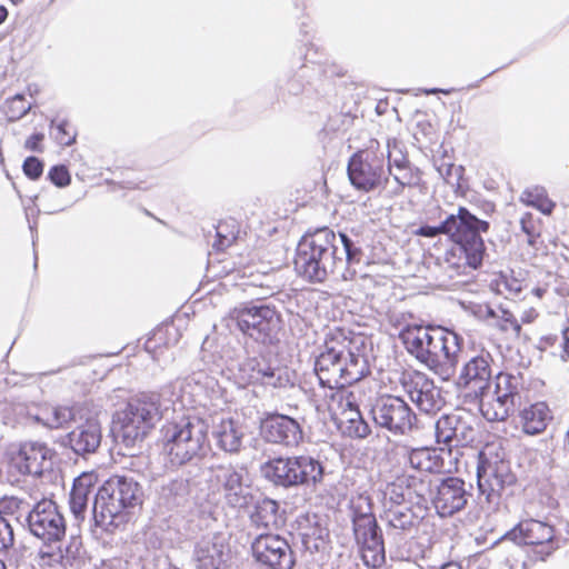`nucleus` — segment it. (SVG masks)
I'll return each instance as SVG.
<instances>
[{"mask_svg": "<svg viewBox=\"0 0 569 569\" xmlns=\"http://www.w3.org/2000/svg\"><path fill=\"white\" fill-rule=\"evenodd\" d=\"M441 569H460V566L455 562H448L441 567Z\"/></svg>", "mask_w": 569, "mask_h": 569, "instance_id": "62", "label": "nucleus"}, {"mask_svg": "<svg viewBox=\"0 0 569 569\" xmlns=\"http://www.w3.org/2000/svg\"><path fill=\"white\" fill-rule=\"evenodd\" d=\"M101 437V427L97 419H88L68 435L70 447L78 455L94 452L100 446Z\"/></svg>", "mask_w": 569, "mask_h": 569, "instance_id": "31", "label": "nucleus"}, {"mask_svg": "<svg viewBox=\"0 0 569 569\" xmlns=\"http://www.w3.org/2000/svg\"><path fill=\"white\" fill-rule=\"evenodd\" d=\"M405 349L442 380L456 371L461 351L457 333L441 327L406 325L399 332Z\"/></svg>", "mask_w": 569, "mask_h": 569, "instance_id": "3", "label": "nucleus"}, {"mask_svg": "<svg viewBox=\"0 0 569 569\" xmlns=\"http://www.w3.org/2000/svg\"><path fill=\"white\" fill-rule=\"evenodd\" d=\"M438 92H442V93L448 94V93H449V90L437 89V88L426 89V90H425V93H426V94H428V96H429V94H436V93H438Z\"/></svg>", "mask_w": 569, "mask_h": 569, "instance_id": "59", "label": "nucleus"}, {"mask_svg": "<svg viewBox=\"0 0 569 569\" xmlns=\"http://www.w3.org/2000/svg\"><path fill=\"white\" fill-rule=\"evenodd\" d=\"M493 358L487 350L471 356L461 367L457 379L458 389L465 398L476 403L492 380Z\"/></svg>", "mask_w": 569, "mask_h": 569, "instance_id": "17", "label": "nucleus"}, {"mask_svg": "<svg viewBox=\"0 0 569 569\" xmlns=\"http://www.w3.org/2000/svg\"><path fill=\"white\" fill-rule=\"evenodd\" d=\"M51 127V136L60 146L69 147L76 142L77 131L67 120H61L57 124L52 121Z\"/></svg>", "mask_w": 569, "mask_h": 569, "instance_id": "44", "label": "nucleus"}, {"mask_svg": "<svg viewBox=\"0 0 569 569\" xmlns=\"http://www.w3.org/2000/svg\"><path fill=\"white\" fill-rule=\"evenodd\" d=\"M181 383H173L157 392H142L129 399L123 410L118 412L116 439L127 449L141 442L168 409V403H174L171 396Z\"/></svg>", "mask_w": 569, "mask_h": 569, "instance_id": "4", "label": "nucleus"}, {"mask_svg": "<svg viewBox=\"0 0 569 569\" xmlns=\"http://www.w3.org/2000/svg\"><path fill=\"white\" fill-rule=\"evenodd\" d=\"M4 108L8 120L17 121L30 111L31 103L28 102L22 94H16L13 98L7 100Z\"/></svg>", "mask_w": 569, "mask_h": 569, "instance_id": "45", "label": "nucleus"}, {"mask_svg": "<svg viewBox=\"0 0 569 569\" xmlns=\"http://www.w3.org/2000/svg\"><path fill=\"white\" fill-rule=\"evenodd\" d=\"M92 475L83 473L74 479L72 490L70 492V510L76 518H83V513L88 503V497L93 486Z\"/></svg>", "mask_w": 569, "mask_h": 569, "instance_id": "36", "label": "nucleus"}, {"mask_svg": "<svg viewBox=\"0 0 569 569\" xmlns=\"http://www.w3.org/2000/svg\"><path fill=\"white\" fill-rule=\"evenodd\" d=\"M427 503L417 505V510L403 506H391L386 509L385 518L389 528L400 531L403 535L412 533L421 520Z\"/></svg>", "mask_w": 569, "mask_h": 569, "instance_id": "32", "label": "nucleus"}, {"mask_svg": "<svg viewBox=\"0 0 569 569\" xmlns=\"http://www.w3.org/2000/svg\"><path fill=\"white\" fill-rule=\"evenodd\" d=\"M408 163L410 161L403 144L397 139H388L385 152L386 169H396Z\"/></svg>", "mask_w": 569, "mask_h": 569, "instance_id": "40", "label": "nucleus"}, {"mask_svg": "<svg viewBox=\"0 0 569 569\" xmlns=\"http://www.w3.org/2000/svg\"><path fill=\"white\" fill-rule=\"evenodd\" d=\"M191 559L196 569H224L231 559L230 545L222 533L203 536L194 543Z\"/></svg>", "mask_w": 569, "mask_h": 569, "instance_id": "21", "label": "nucleus"}, {"mask_svg": "<svg viewBox=\"0 0 569 569\" xmlns=\"http://www.w3.org/2000/svg\"><path fill=\"white\" fill-rule=\"evenodd\" d=\"M478 489L488 502L499 499L505 489L516 483L506 453L499 446L487 445L478 455Z\"/></svg>", "mask_w": 569, "mask_h": 569, "instance_id": "9", "label": "nucleus"}, {"mask_svg": "<svg viewBox=\"0 0 569 569\" xmlns=\"http://www.w3.org/2000/svg\"><path fill=\"white\" fill-rule=\"evenodd\" d=\"M322 397L331 418L343 433L355 438H366L370 433V427L359 410L357 396L351 390H333Z\"/></svg>", "mask_w": 569, "mask_h": 569, "instance_id": "14", "label": "nucleus"}, {"mask_svg": "<svg viewBox=\"0 0 569 569\" xmlns=\"http://www.w3.org/2000/svg\"><path fill=\"white\" fill-rule=\"evenodd\" d=\"M409 466L419 472H440L443 461L436 449L416 448L411 449L407 455Z\"/></svg>", "mask_w": 569, "mask_h": 569, "instance_id": "35", "label": "nucleus"}, {"mask_svg": "<svg viewBox=\"0 0 569 569\" xmlns=\"http://www.w3.org/2000/svg\"><path fill=\"white\" fill-rule=\"evenodd\" d=\"M32 536L44 543L58 542L66 535V520L57 503L49 499L37 502L26 516Z\"/></svg>", "mask_w": 569, "mask_h": 569, "instance_id": "16", "label": "nucleus"}, {"mask_svg": "<svg viewBox=\"0 0 569 569\" xmlns=\"http://www.w3.org/2000/svg\"><path fill=\"white\" fill-rule=\"evenodd\" d=\"M248 427L234 419L221 420L213 430V438L219 449L236 455L243 449Z\"/></svg>", "mask_w": 569, "mask_h": 569, "instance_id": "30", "label": "nucleus"}, {"mask_svg": "<svg viewBox=\"0 0 569 569\" xmlns=\"http://www.w3.org/2000/svg\"><path fill=\"white\" fill-rule=\"evenodd\" d=\"M252 556L268 569H292L295 553L289 542L279 535L261 533L251 543Z\"/></svg>", "mask_w": 569, "mask_h": 569, "instance_id": "19", "label": "nucleus"}, {"mask_svg": "<svg viewBox=\"0 0 569 569\" xmlns=\"http://www.w3.org/2000/svg\"><path fill=\"white\" fill-rule=\"evenodd\" d=\"M52 450L42 442L26 441L11 453L10 466L20 475L41 476L51 468Z\"/></svg>", "mask_w": 569, "mask_h": 569, "instance_id": "22", "label": "nucleus"}, {"mask_svg": "<svg viewBox=\"0 0 569 569\" xmlns=\"http://www.w3.org/2000/svg\"><path fill=\"white\" fill-rule=\"evenodd\" d=\"M555 530L551 526L535 519L520 521L508 531L505 538L517 545L535 546L537 543L550 542L553 540Z\"/></svg>", "mask_w": 569, "mask_h": 569, "instance_id": "28", "label": "nucleus"}, {"mask_svg": "<svg viewBox=\"0 0 569 569\" xmlns=\"http://www.w3.org/2000/svg\"><path fill=\"white\" fill-rule=\"evenodd\" d=\"M552 420L553 412L545 401L531 403L518 413V426L528 436L541 435Z\"/></svg>", "mask_w": 569, "mask_h": 569, "instance_id": "29", "label": "nucleus"}, {"mask_svg": "<svg viewBox=\"0 0 569 569\" xmlns=\"http://www.w3.org/2000/svg\"><path fill=\"white\" fill-rule=\"evenodd\" d=\"M502 330H512L517 336L521 331V326L518 322V320L510 313L505 311L503 312V322L501 323Z\"/></svg>", "mask_w": 569, "mask_h": 569, "instance_id": "54", "label": "nucleus"}, {"mask_svg": "<svg viewBox=\"0 0 569 569\" xmlns=\"http://www.w3.org/2000/svg\"><path fill=\"white\" fill-rule=\"evenodd\" d=\"M353 533L357 543L382 535L375 515L371 512V501L368 496L359 495L351 500Z\"/></svg>", "mask_w": 569, "mask_h": 569, "instance_id": "27", "label": "nucleus"}, {"mask_svg": "<svg viewBox=\"0 0 569 569\" xmlns=\"http://www.w3.org/2000/svg\"><path fill=\"white\" fill-rule=\"evenodd\" d=\"M238 230H236V222L223 221L217 226V238L218 241L213 244L217 249L223 250L230 247L238 237Z\"/></svg>", "mask_w": 569, "mask_h": 569, "instance_id": "46", "label": "nucleus"}, {"mask_svg": "<svg viewBox=\"0 0 569 569\" xmlns=\"http://www.w3.org/2000/svg\"><path fill=\"white\" fill-rule=\"evenodd\" d=\"M383 490L385 499L395 506H401L406 497L411 499V495L417 497V505L427 503V496L430 493V478L428 476L417 477L413 475H397L393 480H386Z\"/></svg>", "mask_w": 569, "mask_h": 569, "instance_id": "25", "label": "nucleus"}, {"mask_svg": "<svg viewBox=\"0 0 569 569\" xmlns=\"http://www.w3.org/2000/svg\"><path fill=\"white\" fill-rule=\"evenodd\" d=\"M562 339H563V351L567 356H569V328L563 330L562 332Z\"/></svg>", "mask_w": 569, "mask_h": 569, "instance_id": "57", "label": "nucleus"}, {"mask_svg": "<svg viewBox=\"0 0 569 569\" xmlns=\"http://www.w3.org/2000/svg\"><path fill=\"white\" fill-rule=\"evenodd\" d=\"M536 316L537 313L533 310H531L528 315H526V317L522 318V320L525 322H530L536 318Z\"/></svg>", "mask_w": 569, "mask_h": 569, "instance_id": "60", "label": "nucleus"}, {"mask_svg": "<svg viewBox=\"0 0 569 569\" xmlns=\"http://www.w3.org/2000/svg\"><path fill=\"white\" fill-rule=\"evenodd\" d=\"M339 240L343 247L346 263L348 266L360 263L363 257L362 241L360 236L353 232V230L350 232H340Z\"/></svg>", "mask_w": 569, "mask_h": 569, "instance_id": "39", "label": "nucleus"}, {"mask_svg": "<svg viewBox=\"0 0 569 569\" xmlns=\"http://www.w3.org/2000/svg\"><path fill=\"white\" fill-rule=\"evenodd\" d=\"M28 511H30V506L21 498L14 496L0 498V516L3 518L12 516L19 520L22 516H28Z\"/></svg>", "mask_w": 569, "mask_h": 569, "instance_id": "41", "label": "nucleus"}, {"mask_svg": "<svg viewBox=\"0 0 569 569\" xmlns=\"http://www.w3.org/2000/svg\"><path fill=\"white\" fill-rule=\"evenodd\" d=\"M230 320L241 332L261 343H268L280 330L281 316L273 306L261 303L234 308Z\"/></svg>", "mask_w": 569, "mask_h": 569, "instance_id": "11", "label": "nucleus"}, {"mask_svg": "<svg viewBox=\"0 0 569 569\" xmlns=\"http://www.w3.org/2000/svg\"><path fill=\"white\" fill-rule=\"evenodd\" d=\"M521 199L545 214H550L555 208V203L546 196L545 189L540 187L527 189Z\"/></svg>", "mask_w": 569, "mask_h": 569, "instance_id": "42", "label": "nucleus"}, {"mask_svg": "<svg viewBox=\"0 0 569 569\" xmlns=\"http://www.w3.org/2000/svg\"><path fill=\"white\" fill-rule=\"evenodd\" d=\"M386 170L390 182L385 188L388 189V192L392 197L402 194L405 188L420 186L422 180L420 169L415 167L411 162L396 169Z\"/></svg>", "mask_w": 569, "mask_h": 569, "instance_id": "33", "label": "nucleus"}, {"mask_svg": "<svg viewBox=\"0 0 569 569\" xmlns=\"http://www.w3.org/2000/svg\"><path fill=\"white\" fill-rule=\"evenodd\" d=\"M163 331L160 329L158 330L152 338L148 339L146 343L147 351L151 352L152 349L156 347V342L160 341L162 339Z\"/></svg>", "mask_w": 569, "mask_h": 569, "instance_id": "56", "label": "nucleus"}, {"mask_svg": "<svg viewBox=\"0 0 569 569\" xmlns=\"http://www.w3.org/2000/svg\"><path fill=\"white\" fill-rule=\"evenodd\" d=\"M521 227L526 233L530 234V229L528 228L525 218L521 219Z\"/></svg>", "mask_w": 569, "mask_h": 569, "instance_id": "63", "label": "nucleus"}, {"mask_svg": "<svg viewBox=\"0 0 569 569\" xmlns=\"http://www.w3.org/2000/svg\"><path fill=\"white\" fill-rule=\"evenodd\" d=\"M261 437L269 443L297 447L303 438L301 426L289 416L273 413L260 425Z\"/></svg>", "mask_w": 569, "mask_h": 569, "instance_id": "24", "label": "nucleus"}, {"mask_svg": "<svg viewBox=\"0 0 569 569\" xmlns=\"http://www.w3.org/2000/svg\"><path fill=\"white\" fill-rule=\"evenodd\" d=\"M209 482L221 486L226 503L231 508L243 509L252 502L251 479L244 466H211Z\"/></svg>", "mask_w": 569, "mask_h": 569, "instance_id": "13", "label": "nucleus"}, {"mask_svg": "<svg viewBox=\"0 0 569 569\" xmlns=\"http://www.w3.org/2000/svg\"><path fill=\"white\" fill-rule=\"evenodd\" d=\"M73 419V411L69 407H47L41 409L37 420L43 426L58 429Z\"/></svg>", "mask_w": 569, "mask_h": 569, "instance_id": "37", "label": "nucleus"}, {"mask_svg": "<svg viewBox=\"0 0 569 569\" xmlns=\"http://www.w3.org/2000/svg\"><path fill=\"white\" fill-rule=\"evenodd\" d=\"M361 337H348L342 330L328 335L323 350L315 361V372L323 393H330L362 379L368 372V361L359 352Z\"/></svg>", "mask_w": 569, "mask_h": 569, "instance_id": "1", "label": "nucleus"}, {"mask_svg": "<svg viewBox=\"0 0 569 569\" xmlns=\"http://www.w3.org/2000/svg\"><path fill=\"white\" fill-rule=\"evenodd\" d=\"M468 497L465 481L449 477L437 487L432 503L440 517H449L465 508Z\"/></svg>", "mask_w": 569, "mask_h": 569, "instance_id": "26", "label": "nucleus"}, {"mask_svg": "<svg viewBox=\"0 0 569 569\" xmlns=\"http://www.w3.org/2000/svg\"><path fill=\"white\" fill-rule=\"evenodd\" d=\"M41 558H42L43 561L46 559H49L50 561H48L47 563L50 567H52V569H64V566L62 563L63 556H62L60 550L57 551V552H51V553L43 552Z\"/></svg>", "mask_w": 569, "mask_h": 569, "instance_id": "55", "label": "nucleus"}, {"mask_svg": "<svg viewBox=\"0 0 569 569\" xmlns=\"http://www.w3.org/2000/svg\"><path fill=\"white\" fill-rule=\"evenodd\" d=\"M260 471L264 479L283 488L316 486L323 478L321 462L308 455L270 459L261 465Z\"/></svg>", "mask_w": 569, "mask_h": 569, "instance_id": "8", "label": "nucleus"}, {"mask_svg": "<svg viewBox=\"0 0 569 569\" xmlns=\"http://www.w3.org/2000/svg\"><path fill=\"white\" fill-rule=\"evenodd\" d=\"M207 447L208 425L202 419L186 418L162 428V453L173 468L200 459Z\"/></svg>", "mask_w": 569, "mask_h": 569, "instance_id": "7", "label": "nucleus"}, {"mask_svg": "<svg viewBox=\"0 0 569 569\" xmlns=\"http://www.w3.org/2000/svg\"><path fill=\"white\" fill-rule=\"evenodd\" d=\"M8 18V10L4 6H0V24Z\"/></svg>", "mask_w": 569, "mask_h": 569, "instance_id": "58", "label": "nucleus"}, {"mask_svg": "<svg viewBox=\"0 0 569 569\" xmlns=\"http://www.w3.org/2000/svg\"><path fill=\"white\" fill-rule=\"evenodd\" d=\"M361 547L362 559L367 566L378 568L385 562V543L382 535L358 543Z\"/></svg>", "mask_w": 569, "mask_h": 569, "instance_id": "38", "label": "nucleus"}, {"mask_svg": "<svg viewBox=\"0 0 569 569\" xmlns=\"http://www.w3.org/2000/svg\"><path fill=\"white\" fill-rule=\"evenodd\" d=\"M238 379L243 385L281 388L289 383L283 369L274 368L263 358H248L239 363Z\"/></svg>", "mask_w": 569, "mask_h": 569, "instance_id": "23", "label": "nucleus"}, {"mask_svg": "<svg viewBox=\"0 0 569 569\" xmlns=\"http://www.w3.org/2000/svg\"><path fill=\"white\" fill-rule=\"evenodd\" d=\"M535 558L541 561L546 560L547 557H549L553 552V550L557 549V547L553 545V540H551L550 542L537 543L535 545Z\"/></svg>", "mask_w": 569, "mask_h": 569, "instance_id": "52", "label": "nucleus"}, {"mask_svg": "<svg viewBox=\"0 0 569 569\" xmlns=\"http://www.w3.org/2000/svg\"><path fill=\"white\" fill-rule=\"evenodd\" d=\"M190 482L189 478H179L172 479L167 485H164L161 489V496L166 499H170L171 497H179L187 492L188 483Z\"/></svg>", "mask_w": 569, "mask_h": 569, "instance_id": "47", "label": "nucleus"}, {"mask_svg": "<svg viewBox=\"0 0 569 569\" xmlns=\"http://www.w3.org/2000/svg\"><path fill=\"white\" fill-rule=\"evenodd\" d=\"M372 420L376 426L387 429L393 435L409 433L417 420L409 405L398 396H381L371 408Z\"/></svg>", "mask_w": 569, "mask_h": 569, "instance_id": "15", "label": "nucleus"}, {"mask_svg": "<svg viewBox=\"0 0 569 569\" xmlns=\"http://www.w3.org/2000/svg\"><path fill=\"white\" fill-rule=\"evenodd\" d=\"M400 385L421 412L428 415L436 413L445 405L441 390L423 372H403L400 377Z\"/></svg>", "mask_w": 569, "mask_h": 569, "instance_id": "18", "label": "nucleus"}, {"mask_svg": "<svg viewBox=\"0 0 569 569\" xmlns=\"http://www.w3.org/2000/svg\"><path fill=\"white\" fill-rule=\"evenodd\" d=\"M48 178L50 181L59 187L63 188L70 184L71 177L70 173L64 166H54L49 170Z\"/></svg>", "mask_w": 569, "mask_h": 569, "instance_id": "49", "label": "nucleus"}, {"mask_svg": "<svg viewBox=\"0 0 569 569\" xmlns=\"http://www.w3.org/2000/svg\"><path fill=\"white\" fill-rule=\"evenodd\" d=\"M13 543V528L7 518L0 516V551L8 550Z\"/></svg>", "mask_w": 569, "mask_h": 569, "instance_id": "48", "label": "nucleus"}, {"mask_svg": "<svg viewBox=\"0 0 569 569\" xmlns=\"http://www.w3.org/2000/svg\"><path fill=\"white\" fill-rule=\"evenodd\" d=\"M141 488L132 478L114 476L108 479L94 496V525L112 532L124 522V511L141 503Z\"/></svg>", "mask_w": 569, "mask_h": 569, "instance_id": "6", "label": "nucleus"}, {"mask_svg": "<svg viewBox=\"0 0 569 569\" xmlns=\"http://www.w3.org/2000/svg\"><path fill=\"white\" fill-rule=\"evenodd\" d=\"M435 428L437 443L445 445L449 451L452 448L468 446L477 436L470 416L459 412L441 416Z\"/></svg>", "mask_w": 569, "mask_h": 569, "instance_id": "20", "label": "nucleus"}, {"mask_svg": "<svg viewBox=\"0 0 569 569\" xmlns=\"http://www.w3.org/2000/svg\"><path fill=\"white\" fill-rule=\"evenodd\" d=\"M44 139V134L41 132L31 134L24 142V148L34 151V152H42L43 148L41 146V142Z\"/></svg>", "mask_w": 569, "mask_h": 569, "instance_id": "53", "label": "nucleus"}, {"mask_svg": "<svg viewBox=\"0 0 569 569\" xmlns=\"http://www.w3.org/2000/svg\"><path fill=\"white\" fill-rule=\"evenodd\" d=\"M489 223L478 219L467 208L459 207L457 213L449 214L438 226H421L415 232L417 236L435 238L447 234L455 243L447 253V262L465 272V269H477L483 259L485 243L481 232H487Z\"/></svg>", "mask_w": 569, "mask_h": 569, "instance_id": "2", "label": "nucleus"}, {"mask_svg": "<svg viewBox=\"0 0 569 569\" xmlns=\"http://www.w3.org/2000/svg\"><path fill=\"white\" fill-rule=\"evenodd\" d=\"M37 199L40 201L47 213H56L64 209L58 192H56V197L52 199V201L49 199L47 191H43L41 194L37 196Z\"/></svg>", "mask_w": 569, "mask_h": 569, "instance_id": "51", "label": "nucleus"}, {"mask_svg": "<svg viewBox=\"0 0 569 569\" xmlns=\"http://www.w3.org/2000/svg\"><path fill=\"white\" fill-rule=\"evenodd\" d=\"M521 387L520 377L499 372L476 402L488 421H505L513 412Z\"/></svg>", "mask_w": 569, "mask_h": 569, "instance_id": "10", "label": "nucleus"}, {"mask_svg": "<svg viewBox=\"0 0 569 569\" xmlns=\"http://www.w3.org/2000/svg\"><path fill=\"white\" fill-rule=\"evenodd\" d=\"M204 376L202 373L199 375V377L197 378L196 376L194 377H191L190 380L191 381H194L196 383H199L200 382V379L203 378Z\"/></svg>", "mask_w": 569, "mask_h": 569, "instance_id": "64", "label": "nucleus"}, {"mask_svg": "<svg viewBox=\"0 0 569 569\" xmlns=\"http://www.w3.org/2000/svg\"><path fill=\"white\" fill-rule=\"evenodd\" d=\"M545 292H546V289H543V288H539V287H538V288L532 289V293H533L536 297H538V298H542V296L545 295Z\"/></svg>", "mask_w": 569, "mask_h": 569, "instance_id": "61", "label": "nucleus"}, {"mask_svg": "<svg viewBox=\"0 0 569 569\" xmlns=\"http://www.w3.org/2000/svg\"><path fill=\"white\" fill-rule=\"evenodd\" d=\"M337 250V236L328 227L305 234L296 250L297 273L311 282L325 281L343 266Z\"/></svg>", "mask_w": 569, "mask_h": 569, "instance_id": "5", "label": "nucleus"}, {"mask_svg": "<svg viewBox=\"0 0 569 569\" xmlns=\"http://www.w3.org/2000/svg\"><path fill=\"white\" fill-rule=\"evenodd\" d=\"M348 177L351 184L361 191L370 192L390 182L385 164V151L370 146L355 153L348 162Z\"/></svg>", "mask_w": 569, "mask_h": 569, "instance_id": "12", "label": "nucleus"}, {"mask_svg": "<svg viewBox=\"0 0 569 569\" xmlns=\"http://www.w3.org/2000/svg\"><path fill=\"white\" fill-rule=\"evenodd\" d=\"M250 521L257 528H277L281 521L279 503L270 498L258 500L250 513Z\"/></svg>", "mask_w": 569, "mask_h": 569, "instance_id": "34", "label": "nucleus"}, {"mask_svg": "<svg viewBox=\"0 0 569 569\" xmlns=\"http://www.w3.org/2000/svg\"><path fill=\"white\" fill-rule=\"evenodd\" d=\"M327 535L321 527L307 528L301 532V540L307 551L315 553L325 548Z\"/></svg>", "mask_w": 569, "mask_h": 569, "instance_id": "43", "label": "nucleus"}, {"mask_svg": "<svg viewBox=\"0 0 569 569\" xmlns=\"http://www.w3.org/2000/svg\"><path fill=\"white\" fill-rule=\"evenodd\" d=\"M22 170L29 179L37 180L42 176L43 163L36 157H28L23 161Z\"/></svg>", "mask_w": 569, "mask_h": 569, "instance_id": "50", "label": "nucleus"}]
</instances>
